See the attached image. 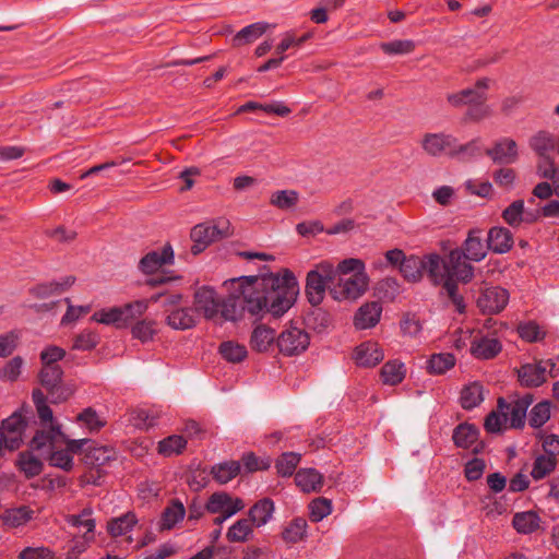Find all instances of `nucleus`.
Returning <instances> with one entry per match:
<instances>
[{
    "instance_id": "nucleus-57",
    "label": "nucleus",
    "mask_w": 559,
    "mask_h": 559,
    "mask_svg": "<svg viewBox=\"0 0 559 559\" xmlns=\"http://www.w3.org/2000/svg\"><path fill=\"white\" fill-rule=\"evenodd\" d=\"M78 421L81 423L91 432L100 430L106 420L102 418L95 409L87 407L78 415Z\"/></svg>"
},
{
    "instance_id": "nucleus-25",
    "label": "nucleus",
    "mask_w": 559,
    "mask_h": 559,
    "mask_svg": "<svg viewBox=\"0 0 559 559\" xmlns=\"http://www.w3.org/2000/svg\"><path fill=\"white\" fill-rule=\"evenodd\" d=\"M487 243L495 253H506L513 246V236L506 227L496 226L489 229Z\"/></svg>"
},
{
    "instance_id": "nucleus-50",
    "label": "nucleus",
    "mask_w": 559,
    "mask_h": 559,
    "mask_svg": "<svg viewBox=\"0 0 559 559\" xmlns=\"http://www.w3.org/2000/svg\"><path fill=\"white\" fill-rule=\"evenodd\" d=\"M301 455L296 452H285L283 453L275 463V467L277 471V474L282 477H289L292 476L297 465L300 462Z\"/></svg>"
},
{
    "instance_id": "nucleus-40",
    "label": "nucleus",
    "mask_w": 559,
    "mask_h": 559,
    "mask_svg": "<svg viewBox=\"0 0 559 559\" xmlns=\"http://www.w3.org/2000/svg\"><path fill=\"white\" fill-rule=\"evenodd\" d=\"M275 338V331L273 329L258 325L251 334V346L258 352H266Z\"/></svg>"
},
{
    "instance_id": "nucleus-44",
    "label": "nucleus",
    "mask_w": 559,
    "mask_h": 559,
    "mask_svg": "<svg viewBox=\"0 0 559 559\" xmlns=\"http://www.w3.org/2000/svg\"><path fill=\"white\" fill-rule=\"evenodd\" d=\"M115 450L109 447H93L85 454V463L92 466H104L115 459Z\"/></svg>"
},
{
    "instance_id": "nucleus-31",
    "label": "nucleus",
    "mask_w": 559,
    "mask_h": 559,
    "mask_svg": "<svg viewBox=\"0 0 559 559\" xmlns=\"http://www.w3.org/2000/svg\"><path fill=\"white\" fill-rule=\"evenodd\" d=\"M478 429L471 424L464 423L453 430L452 440L457 448L469 449L478 439Z\"/></svg>"
},
{
    "instance_id": "nucleus-39",
    "label": "nucleus",
    "mask_w": 559,
    "mask_h": 559,
    "mask_svg": "<svg viewBox=\"0 0 559 559\" xmlns=\"http://www.w3.org/2000/svg\"><path fill=\"white\" fill-rule=\"evenodd\" d=\"M307 521L302 518L292 520L283 530L282 537L288 544H296L307 536Z\"/></svg>"
},
{
    "instance_id": "nucleus-48",
    "label": "nucleus",
    "mask_w": 559,
    "mask_h": 559,
    "mask_svg": "<svg viewBox=\"0 0 559 559\" xmlns=\"http://www.w3.org/2000/svg\"><path fill=\"white\" fill-rule=\"evenodd\" d=\"M455 357L451 353L433 354L428 360V371L433 374H441L453 368Z\"/></svg>"
},
{
    "instance_id": "nucleus-18",
    "label": "nucleus",
    "mask_w": 559,
    "mask_h": 559,
    "mask_svg": "<svg viewBox=\"0 0 559 559\" xmlns=\"http://www.w3.org/2000/svg\"><path fill=\"white\" fill-rule=\"evenodd\" d=\"M195 311H200L207 319H213L219 311L221 302L213 288L204 286L194 294Z\"/></svg>"
},
{
    "instance_id": "nucleus-37",
    "label": "nucleus",
    "mask_w": 559,
    "mask_h": 559,
    "mask_svg": "<svg viewBox=\"0 0 559 559\" xmlns=\"http://www.w3.org/2000/svg\"><path fill=\"white\" fill-rule=\"evenodd\" d=\"M253 527L249 519H239L228 528L226 538L230 543H246L253 537Z\"/></svg>"
},
{
    "instance_id": "nucleus-45",
    "label": "nucleus",
    "mask_w": 559,
    "mask_h": 559,
    "mask_svg": "<svg viewBox=\"0 0 559 559\" xmlns=\"http://www.w3.org/2000/svg\"><path fill=\"white\" fill-rule=\"evenodd\" d=\"M299 201L296 190H277L272 193L270 203L282 211L293 210Z\"/></svg>"
},
{
    "instance_id": "nucleus-21",
    "label": "nucleus",
    "mask_w": 559,
    "mask_h": 559,
    "mask_svg": "<svg viewBox=\"0 0 559 559\" xmlns=\"http://www.w3.org/2000/svg\"><path fill=\"white\" fill-rule=\"evenodd\" d=\"M384 358L383 349L376 342L368 341L358 345L355 349L354 359L360 367H374Z\"/></svg>"
},
{
    "instance_id": "nucleus-23",
    "label": "nucleus",
    "mask_w": 559,
    "mask_h": 559,
    "mask_svg": "<svg viewBox=\"0 0 559 559\" xmlns=\"http://www.w3.org/2000/svg\"><path fill=\"white\" fill-rule=\"evenodd\" d=\"M235 507H239V511H241L245 508L242 499L233 498L224 491L212 493L205 503V510L211 514L227 512Z\"/></svg>"
},
{
    "instance_id": "nucleus-14",
    "label": "nucleus",
    "mask_w": 559,
    "mask_h": 559,
    "mask_svg": "<svg viewBox=\"0 0 559 559\" xmlns=\"http://www.w3.org/2000/svg\"><path fill=\"white\" fill-rule=\"evenodd\" d=\"M528 145L538 157H556L559 155V136L540 130L528 140Z\"/></svg>"
},
{
    "instance_id": "nucleus-16",
    "label": "nucleus",
    "mask_w": 559,
    "mask_h": 559,
    "mask_svg": "<svg viewBox=\"0 0 559 559\" xmlns=\"http://www.w3.org/2000/svg\"><path fill=\"white\" fill-rule=\"evenodd\" d=\"M174 250L170 245H165L160 251L146 253L139 262V269L144 274H153L165 264H173Z\"/></svg>"
},
{
    "instance_id": "nucleus-64",
    "label": "nucleus",
    "mask_w": 559,
    "mask_h": 559,
    "mask_svg": "<svg viewBox=\"0 0 559 559\" xmlns=\"http://www.w3.org/2000/svg\"><path fill=\"white\" fill-rule=\"evenodd\" d=\"M19 559H55V552L46 546L25 547L17 556Z\"/></svg>"
},
{
    "instance_id": "nucleus-56",
    "label": "nucleus",
    "mask_w": 559,
    "mask_h": 559,
    "mask_svg": "<svg viewBox=\"0 0 559 559\" xmlns=\"http://www.w3.org/2000/svg\"><path fill=\"white\" fill-rule=\"evenodd\" d=\"M415 43L412 39H395L392 41L382 43L380 45L381 50L389 55H408L414 51Z\"/></svg>"
},
{
    "instance_id": "nucleus-6",
    "label": "nucleus",
    "mask_w": 559,
    "mask_h": 559,
    "mask_svg": "<svg viewBox=\"0 0 559 559\" xmlns=\"http://www.w3.org/2000/svg\"><path fill=\"white\" fill-rule=\"evenodd\" d=\"M227 223H223V226L218 224L202 223L195 225L191 229V240L193 245L191 251L193 254H199L205 250L212 242L222 239L227 236Z\"/></svg>"
},
{
    "instance_id": "nucleus-9",
    "label": "nucleus",
    "mask_w": 559,
    "mask_h": 559,
    "mask_svg": "<svg viewBox=\"0 0 559 559\" xmlns=\"http://www.w3.org/2000/svg\"><path fill=\"white\" fill-rule=\"evenodd\" d=\"M490 79L481 78L476 81L474 87H467L456 93L448 94V103L455 108L471 106L475 102L487 99V90L490 85Z\"/></svg>"
},
{
    "instance_id": "nucleus-3",
    "label": "nucleus",
    "mask_w": 559,
    "mask_h": 559,
    "mask_svg": "<svg viewBox=\"0 0 559 559\" xmlns=\"http://www.w3.org/2000/svg\"><path fill=\"white\" fill-rule=\"evenodd\" d=\"M335 280V267L329 261H321L310 270L306 278V295L312 306L320 305L329 284Z\"/></svg>"
},
{
    "instance_id": "nucleus-52",
    "label": "nucleus",
    "mask_w": 559,
    "mask_h": 559,
    "mask_svg": "<svg viewBox=\"0 0 559 559\" xmlns=\"http://www.w3.org/2000/svg\"><path fill=\"white\" fill-rule=\"evenodd\" d=\"M33 516V511L27 507H20L15 509L7 510L2 520L5 525L11 527H19L27 523Z\"/></svg>"
},
{
    "instance_id": "nucleus-47",
    "label": "nucleus",
    "mask_w": 559,
    "mask_h": 559,
    "mask_svg": "<svg viewBox=\"0 0 559 559\" xmlns=\"http://www.w3.org/2000/svg\"><path fill=\"white\" fill-rule=\"evenodd\" d=\"M219 354L228 362H240L247 357V348L234 341H226L219 345Z\"/></svg>"
},
{
    "instance_id": "nucleus-12",
    "label": "nucleus",
    "mask_w": 559,
    "mask_h": 559,
    "mask_svg": "<svg viewBox=\"0 0 559 559\" xmlns=\"http://www.w3.org/2000/svg\"><path fill=\"white\" fill-rule=\"evenodd\" d=\"M467 260L462 249L456 248L451 250L447 258V280L454 281V278H456L465 283L469 282L474 276V269Z\"/></svg>"
},
{
    "instance_id": "nucleus-60",
    "label": "nucleus",
    "mask_w": 559,
    "mask_h": 559,
    "mask_svg": "<svg viewBox=\"0 0 559 559\" xmlns=\"http://www.w3.org/2000/svg\"><path fill=\"white\" fill-rule=\"evenodd\" d=\"M310 519L312 522H320L332 512V503L326 498H317L309 504Z\"/></svg>"
},
{
    "instance_id": "nucleus-22",
    "label": "nucleus",
    "mask_w": 559,
    "mask_h": 559,
    "mask_svg": "<svg viewBox=\"0 0 559 559\" xmlns=\"http://www.w3.org/2000/svg\"><path fill=\"white\" fill-rule=\"evenodd\" d=\"M382 307L378 301L366 302L358 308L354 317V325L358 330L371 329L380 321Z\"/></svg>"
},
{
    "instance_id": "nucleus-35",
    "label": "nucleus",
    "mask_w": 559,
    "mask_h": 559,
    "mask_svg": "<svg viewBox=\"0 0 559 559\" xmlns=\"http://www.w3.org/2000/svg\"><path fill=\"white\" fill-rule=\"evenodd\" d=\"M380 376L384 384L396 385L401 383L406 376L405 365L397 359L389 360L382 366Z\"/></svg>"
},
{
    "instance_id": "nucleus-41",
    "label": "nucleus",
    "mask_w": 559,
    "mask_h": 559,
    "mask_svg": "<svg viewBox=\"0 0 559 559\" xmlns=\"http://www.w3.org/2000/svg\"><path fill=\"white\" fill-rule=\"evenodd\" d=\"M424 269L425 265L424 260L421 258L416 255H409L402 261L400 272L402 273L405 280L409 282H417L421 278Z\"/></svg>"
},
{
    "instance_id": "nucleus-28",
    "label": "nucleus",
    "mask_w": 559,
    "mask_h": 559,
    "mask_svg": "<svg viewBox=\"0 0 559 559\" xmlns=\"http://www.w3.org/2000/svg\"><path fill=\"white\" fill-rule=\"evenodd\" d=\"M295 481L304 492H312L322 488L323 477L314 468H300L295 475Z\"/></svg>"
},
{
    "instance_id": "nucleus-15",
    "label": "nucleus",
    "mask_w": 559,
    "mask_h": 559,
    "mask_svg": "<svg viewBox=\"0 0 559 559\" xmlns=\"http://www.w3.org/2000/svg\"><path fill=\"white\" fill-rule=\"evenodd\" d=\"M502 218L512 228H518L523 223H535L539 218V211L526 210L523 200H515L502 211Z\"/></svg>"
},
{
    "instance_id": "nucleus-53",
    "label": "nucleus",
    "mask_w": 559,
    "mask_h": 559,
    "mask_svg": "<svg viewBox=\"0 0 559 559\" xmlns=\"http://www.w3.org/2000/svg\"><path fill=\"white\" fill-rule=\"evenodd\" d=\"M63 371L58 365H44L39 378L43 386L47 390H53L61 384Z\"/></svg>"
},
{
    "instance_id": "nucleus-8",
    "label": "nucleus",
    "mask_w": 559,
    "mask_h": 559,
    "mask_svg": "<svg viewBox=\"0 0 559 559\" xmlns=\"http://www.w3.org/2000/svg\"><path fill=\"white\" fill-rule=\"evenodd\" d=\"M533 402L534 396L531 393H526L510 403L500 397L498 408L501 413L508 414V423L511 428L520 429L525 425L527 409Z\"/></svg>"
},
{
    "instance_id": "nucleus-46",
    "label": "nucleus",
    "mask_w": 559,
    "mask_h": 559,
    "mask_svg": "<svg viewBox=\"0 0 559 559\" xmlns=\"http://www.w3.org/2000/svg\"><path fill=\"white\" fill-rule=\"evenodd\" d=\"M74 283V277L68 276L62 283L51 282L46 284H39L31 289V293L39 298H46L55 294H60L66 288L70 287Z\"/></svg>"
},
{
    "instance_id": "nucleus-36",
    "label": "nucleus",
    "mask_w": 559,
    "mask_h": 559,
    "mask_svg": "<svg viewBox=\"0 0 559 559\" xmlns=\"http://www.w3.org/2000/svg\"><path fill=\"white\" fill-rule=\"evenodd\" d=\"M424 260V272H426L429 277L435 283H443L445 278H448V266L447 260H442L438 254L427 255Z\"/></svg>"
},
{
    "instance_id": "nucleus-58",
    "label": "nucleus",
    "mask_w": 559,
    "mask_h": 559,
    "mask_svg": "<svg viewBox=\"0 0 559 559\" xmlns=\"http://www.w3.org/2000/svg\"><path fill=\"white\" fill-rule=\"evenodd\" d=\"M341 274L342 276L350 275H367L366 266L362 260L356 258H349L341 261L335 269V275Z\"/></svg>"
},
{
    "instance_id": "nucleus-17",
    "label": "nucleus",
    "mask_w": 559,
    "mask_h": 559,
    "mask_svg": "<svg viewBox=\"0 0 559 559\" xmlns=\"http://www.w3.org/2000/svg\"><path fill=\"white\" fill-rule=\"evenodd\" d=\"M501 350L502 344L493 335L476 336L471 343V354L477 359H492Z\"/></svg>"
},
{
    "instance_id": "nucleus-34",
    "label": "nucleus",
    "mask_w": 559,
    "mask_h": 559,
    "mask_svg": "<svg viewBox=\"0 0 559 559\" xmlns=\"http://www.w3.org/2000/svg\"><path fill=\"white\" fill-rule=\"evenodd\" d=\"M93 511L90 508H85L79 514H71L67 516V523L73 527L84 528V538L90 542L94 538V530L96 526L95 520L92 518Z\"/></svg>"
},
{
    "instance_id": "nucleus-24",
    "label": "nucleus",
    "mask_w": 559,
    "mask_h": 559,
    "mask_svg": "<svg viewBox=\"0 0 559 559\" xmlns=\"http://www.w3.org/2000/svg\"><path fill=\"white\" fill-rule=\"evenodd\" d=\"M275 506L272 499L263 498L257 501L248 512V519L254 527L266 525L273 518Z\"/></svg>"
},
{
    "instance_id": "nucleus-2",
    "label": "nucleus",
    "mask_w": 559,
    "mask_h": 559,
    "mask_svg": "<svg viewBox=\"0 0 559 559\" xmlns=\"http://www.w3.org/2000/svg\"><path fill=\"white\" fill-rule=\"evenodd\" d=\"M88 439H69L60 425L38 430L31 440V449L36 451L50 466L66 472L73 468V454L79 453Z\"/></svg>"
},
{
    "instance_id": "nucleus-62",
    "label": "nucleus",
    "mask_w": 559,
    "mask_h": 559,
    "mask_svg": "<svg viewBox=\"0 0 559 559\" xmlns=\"http://www.w3.org/2000/svg\"><path fill=\"white\" fill-rule=\"evenodd\" d=\"M99 343V335L91 330L82 331L73 342V348L78 350H92Z\"/></svg>"
},
{
    "instance_id": "nucleus-30",
    "label": "nucleus",
    "mask_w": 559,
    "mask_h": 559,
    "mask_svg": "<svg viewBox=\"0 0 559 559\" xmlns=\"http://www.w3.org/2000/svg\"><path fill=\"white\" fill-rule=\"evenodd\" d=\"M197 323V311L192 308H180L167 317V324L175 330H188Z\"/></svg>"
},
{
    "instance_id": "nucleus-42",
    "label": "nucleus",
    "mask_w": 559,
    "mask_h": 559,
    "mask_svg": "<svg viewBox=\"0 0 559 559\" xmlns=\"http://www.w3.org/2000/svg\"><path fill=\"white\" fill-rule=\"evenodd\" d=\"M240 473L239 461H226L212 467V475L219 484H227Z\"/></svg>"
},
{
    "instance_id": "nucleus-51",
    "label": "nucleus",
    "mask_w": 559,
    "mask_h": 559,
    "mask_svg": "<svg viewBox=\"0 0 559 559\" xmlns=\"http://www.w3.org/2000/svg\"><path fill=\"white\" fill-rule=\"evenodd\" d=\"M91 320L105 325H115L117 329H123L121 311L118 307L100 309L93 313Z\"/></svg>"
},
{
    "instance_id": "nucleus-27",
    "label": "nucleus",
    "mask_w": 559,
    "mask_h": 559,
    "mask_svg": "<svg viewBox=\"0 0 559 559\" xmlns=\"http://www.w3.org/2000/svg\"><path fill=\"white\" fill-rule=\"evenodd\" d=\"M187 514L183 503L179 499H173L162 513L160 528L170 531L180 523Z\"/></svg>"
},
{
    "instance_id": "nucleus-29",
    "label": "nucleus",
    "mask_w": 559,
    "mask_h": 559,
    "mask_svg": "<svg viewBox=\"0 0 559 559\" xmlns=\"http://www.w3.org/2000/svg\"><path fill=\"white\" fill-rule=\"evenodd\" d=\"M138 523V518L133 512H127L120 516L112 518L107 523V531L112 537L126 536Z\"/></svg>"
},
{
    "instance_id": "nucleus-11",
    "label": "nucleus",
    "mask_w": 559,
    "mask_h": 559,
    "mask_svg": "<svg viewBox=\"0 0 559 559\" xmlns=\"http://www.w3.org/2000/svg\"><path fill=\"white\" fill-rule=\"evenodd\" d=\"M423 150L430 156L448 154L453 156L456 147V138L448 133H427L421 141Z\"/></svg>"
},
{
    "instance_id": "nucleus-26",
    "label": "nucleus",
    "mask_w": 559,
    "mask_h": 559,
    "mask_svg": "<svg viewBox=\"0 0 559 559\" xmlns=\"http://www.w3.org/2000/svg\"><path fill=\"white\" fill-rule=\"evenodd\" d=\"M488 249V245L485 246L483 243L481 231L479 229H473L468 233L462 248L466 258L475 262L485 259Z\"/></svg>"
},
{
    "instance_id": "nucleus-49",
    "label": "nucleus",
    "mask_w": 559,
    "mask_h": 559,
    "mask_svg": "<svg viewBox=\"0 0 559 559\" xmlns=\"http://www.w3.org/2000/svg\"><path fill=\"white\" fill-rule=\"evenodd\" d=\"M551 403L547 400L533 406L528 414V424L533 428L543 427L550 418Z\"/></svg>"
},
{
    "instance_id": "nucleus-43",
    "label": "nucleus",
    "mask_w": 559,
    "mask_h": 559,
    "mask_svg": "<svg viewBox=\"0 0 559 559\" xmlns=\"http://www.w3.org/2000/svg\"><path fill=\"white\" fill-rule=\"evenodd\" d=\"M187 447V440L179 435H171L158 442L157 451L163 456L169 457L180 454Z\"/></svg>"
},
{
    "instance_id": "nucleus-1",
    "label": "nucleus",
    "mask_w": 559,
    "mask_h": 559,
    "mask_svg": "<svg viewBox=\"0 0 559 559\" xmlns=\"http://www.w3.org/2000/svg\"><path fill=\"white\" fill-rule=\"evenodd\" d=\"M292 274L285 276L269 273L262 276H241L230 280L229 298L221 305L225 320L236 321L241 310L253 316L271 313L274 317L284 314L293 305V289L288 286Z\"/></svg>"
},
{
    "instance_id": "nucleus-10",
    "label": "nucleus",
    "mask_w": 559,
    "mask_h": 559,
    "mask_svg": "<svg viewBox=\"0 0 559 559\" xmlns=\"http://www.w3.org/2000/svg\"><path fill=\"white\" fill-rule=\"evenodd\" d=\"M509 298V292L500 286L486 287L477 298V307L483 313H499L508 305Z\"/></svg>"
},
{
    "instance_id": "nucleus-19",
    "label": "nucleus",
    "mask_w": 559,
    "mask_h": 559,
    "mask_svg": "<svg viewBox=\"0 0 559 559\" xmlns=\"http://www.w3.org/2000/svg\"><path fill=\"white\" fill-rule=\"evenodd\" d=\"M27 426V421L22 411L14 412L11 416L5 418L1 428L9 436V442H11V450L17 449L23 442V433Z\"/></svg>"
},
{
    "instance_id": "nucleus-5",
    "label": "nucleus",
    "mask_w": 559,
    "mask_h": 559,
    "mask_svg": "<svg viewBox=\"0 0 559 559\" xmlns=\"http://www.w3.org/2000/svg\"><path fill=\"white\" fill-rule=\"evenodd\" d=\"M556 364L551 359L524 364L518 370L519 381L523 386L537 388L547 381V377L555 378L552 373Z\"/></svg>"
},
{
    "instance_id": "nucleus-59",
    "label": "nucleus",
    "mask_w": 559,
    "mask_h": 559,
    "mask_svg": "<svg viewBox=\"0 0 559 559\" xmlns=\"http://www.w3.org/2000/svg\"><path fill=\"white\" fill-rule=\"evenodd\" d=\"M518 333L522 340L530 343L542 341L546 335V332L534 321L520 323Z\"/></svg>"
},
{
    "instance_id": "nucleus-4",
    "label": "nucleus",
    "mask_w": 559,
    "mask_h": 559,
    "mask_svg": "<svg viewBox=\"0 0 559 559\" xmlns=\"http://www.w3.org/2000/svg\"><path fill=\"white\" fill-rule=\"evenodd\" d=\"M368 275L341 276L337 283L329 287V293L334 300H356L368 288Z\"/></svg>"
},
{
    "instance_id": "nucleus-54",
    "label": "nucleus",
    "mask_w": 559,
    "mask_h": 559,
    "mask_svg": "<svg viewBox=\"0 0 559 559\" xmlns=\"http://www.w3.org/2000/svg\"><path fill=\"white\" fill-rule=\"evenodd\" d=\"M556 464L557 460L555 456H548L545 454L538 455L534 461L531 476L535 480L543 479L555 469Z\"/></svg>"
},
{
    "instance_id": "nucleus-55",
    "label": "nucleus",
    "mask_w": 559,
    "mask_h": 559,
    "mask_svg": "<svg viewBox=\"0 0 559 559\" xmlns=\"http://www.w3.org/2000/svg\"><path fill=\"white\" fill-rule=\"evenodd\" d=\"M132 336L142 343H147L154 338L157 333L155 328V321L153 320H140L132 325Z\"/></svg>"
},
{
    "instance_id": "nucleus-33",
    "label": "nucleus",
    "mask_w": 559,
    "mask_h": 559,
    "mask_svg": "<svg viewBox=\"0 0 559 559\" xmlns=\"http://www.w3.org/2000/svg\"><path fill=\"white\" fill-rule=\"evenodd\" d=\"M270 27L266 22L252 23L241 28L233 38V45L240 47L246 44H250L261 37Z\"/></svg>"
},
{
    "instance_id": "nucleus-20",
    "label": "nucleus",
    "mask_w": 559,
    "mask_h": 559,
    "mask_svg": "<svg viewBox=\"0 0 559 559\" xmlns=\"http://www.w3.org/2000/svg\"><path fill=\"white\" fill-rule=\"evenodd\" d=\"M162 294H154L148 299H139L118 307L121 311L122 326L128 328L131 323L142 317L151 304L159 302Z\"/></svg>"
},
{
    "instance_id": "nucleus-63",
    "label": "nucleus",
    "mask_w": 559,
    "mask_h": 559,
    "mask_svg": "<svg viewBox=\"0 0 559 559\" xmlns=\"http://www.w3.org/2000/svg\"><path fill=\"white\" fill-rule=\"evenodd\" d=\"M508 423V414L501 413L499 408L492 411L485 418L484 427L490 433H499Z\"/></svg>"
},
{
    "instance_id": "nucleus-7",
    "label": "nucleus",
    "mask_w": 559,
    "mask_h": 559,
    "mask_svg": "<svg viewBox=\"0 0 559 559\" xmlns=\"http://www.w3.org/2000/svg\"><path fill=\"white\" fill-rule=\"evenodd\" d=\"M309 343V334L297 326L286 328L276 338L277 347L285 356H294L304 353L308 348Z\"/></svg>"
},
{
    "instance_id": "nucleus-13",
    "label": "nucleus",
    "mask_w": 559,
    "mask_h": 559,
    "mask_svg": "<svg viewBox=\"0 0 559 559\" xmlns=\"http://www.w3.org/2000/svg\"><path fill=\"white\" fill-rule=\"evenodd\" d=\"M486 154L496 164L511 165L519 159L518 143L511 138H500L486 151Z\"/></svg>"
},
{
    "instance_id": "nucleus-32",
    "label": "nucleus",
    "mask_w": 559,
    "mask_h": 559,
    "mask_svg": "<svg viewBox=\"0 0 559 559\" xmlns=\"http://www.w3.org/2000/svg\"><path fill=\"white\" fill-rule=\"evenodd\" d=\"M512 525L520 534H532L539 528L540 518L534 511L519 512L514 514Z\"/></svg>"
},
{
    "instance_id": "nucleus-61",
    "label": "nucleus",
    "mask_w": 559,
    "mask_h": 559,
    "mask_svg": "<svg viewBox=\"0 0 559 559\" xmlns=\"http://www.w3.org/2000/svg\"><path fill=\"white\" fill-rule=\"evenodd\" d=\"M133 424L140 429H150L158 424V415L154 409L141 408L133 415Z\"/></svg>"
},
{
    "instance_id": "nucleus-38",
    "label": "nucleus",
    "mask_w": 559,
    "mask_h": 559,
    "mask_svg": "<svg viewBox=\"0 0 559 559\" xmlns=\"http://www.w3.org/2000/svg\"><path fill=\"white\" fill-rule=\"evenodd\" d=\"M484 401V388L479 382H472L461 391L460 402L464 409H473Z\"/></svg>"
}]
</instances>
